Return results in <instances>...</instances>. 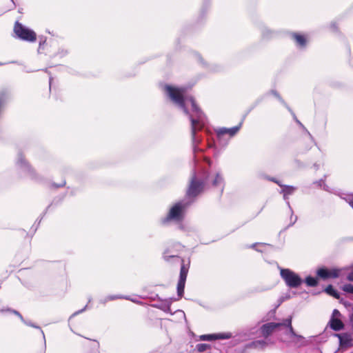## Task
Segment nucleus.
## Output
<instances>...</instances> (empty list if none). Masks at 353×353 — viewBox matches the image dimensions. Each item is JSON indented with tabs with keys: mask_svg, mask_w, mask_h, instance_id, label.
Masks as SVG:
<instances>
[{
	"mask_svg": "<svg viewBox=\"0 0 353 353\" xmlns=\"http://www.w3.org/2000/svg\"><path fill=\"white\" fill-rule=\"evenodd\" d=\"M165 90L171 100L181 107L186 114H190L192 135L194 140L196 132L201 130L207 123L205 115L196 106L194 99L185 96V89L165 85Z\"/></svg>",
	"mask_w": 353,
	"mask_h": 353,
	"instance_id": "nucleus-1",
	"label": "nucleus"
},
{
	"mask_svg": "<svg viewBox=\"0 0 353 353\" xmlns=\"http://www.w3.org/2000/svg\"><path fill=\"white\" fill-rule=\"evenodd\" d=\"M281 341L288 345L303 346L305 345V339L294 333L292 327V318L290 317L285 320V328L282 333Z\"/></svg>",
	"mask_w": 353,
	"mask_h": 353,
	"instance_id": "nucleus-2",
	"label": "nucleus"
},
{
	"mask_svg": "<svg viewBox=\"0 0 353 353\" xmlns=\"http://www.w3.org/2000/svg\"><path fill=\"white\" fill-rule=\"evenodd\" d=\"M14 32L17 37L21 40L34 42L37 39V34L32 30L23 26L17 21L15 23Z\"/></svg>",
	"mask_w": 353,
	"mask_h": 353,
	"instance_id": "nucleus-3",
	"label": "nucleus"
},
{
	"mask_svg": "<svg viewBox=\"0 0 353 353\" xmlns=\"http://www.w3.org/2000/svg\"><path fill=\"white\" fill-rule=\"evenodd\" d=\"M280 274L281 278L285 281L287 286L296 288L302 283L301 278L295 272L290 269H281Z\"/></svg>",
	"mask_w": 353,
	"mask_h": 353,
	"instance_id": "nucleus-4",
	"label": "nucleus"
},
{
	"mask_svg": "<svg viewBox=\"0 0 353 353\" xmlns=\"http://www.w3.org/2000/svg\"><path fill=\"white\" fill-rule=\"evenodd\" d=\"M341 314L338 310L334 309L333 310L329 324L330 327L335 331H339L344 327L343 323L341 319Z\"/></svg>",
	"mask_w": 353,
	"mask_h": 353,
	"instance_id": "nucleus-5",
	"label": "nucleus"
},
{
	"mask_svg": "<svg viewBox=\"0 0 353 353\" xmlns=\"http://www.w3.org/2000/svg\"><path fill=\"white\" fill-rule=\"evenodd\" d=\"M188 272V268L183 264L181 267L179 280L177 284V293L179 296H181L183 294Z\"/></svg>",
	"mask_w": 353,
	"mask_h": 353,
	"instance_id": "nucleus-6",
	"label": "nucleus"
},
{
	"mask_svg": "<svg viewBox=\"0 0 353 353\" xmlns=\"http://www.w3.org/2000/svg\"><path fill=\"white\" fill-rule=\"evenodd\" d=\"M285 328V321L282 323H269L261 327V332L264 336H268L276 330H281Z\"/></svg>",
	"mask_w": 353,
	"mask_h": 353,
	"instance_id": "nucleus-7",
	"label": "nucleus"
},
{
	"mask_svg": "<svg viewBox=\"0 0 353 353\" xmlns=\"http://www.w3.org/2000/svg\"><path fill=\"white\" fill-rule=\"evenodd\" d=\"M185 205L182 203H177L175 204L170 211L168 219L180 220L182 217Z\"/></svg>",
	"mask_w": 353,
	"mask_h": 353,
	"instance_id": "nucleus-8",
	"label": "nucleus"
},
{
	"mask_svg": "<svg viewBox=\"0 0 353 353\" xmlns=\"http://www.w3.org/2000/svg\"><path fill=\"white\" fill-rule=\"evenodd\" d=\"M335 336L339 339V344L341 347H350L353 346V339L347 333L336 334Z\"/></svg>",
	"mask_w": 353,
	"mask_h": 353,
	"instance_id": "nucleus-9",
	"label": "nucleus"
},
{
	"mask_svg": "<svg viewBox=\"0 0 353 353\" xmlns=\"http://www.w3.org/2000/svg\"><path fill=\"white\" fill-rule=\"evenodd\" d=\"M317 275L323 279H326L328 278H336L339 275V270L336 269L327 270L326 268H320L316 272Z\"/></svg>",
	"mask_w": 353,
	"mask_h": 353,
	"instance_id": "nucleus-10",
	"label": "nucleus"
},
{
	"mask_svg": "<svg viewBox=\"0 0 353 353\" xmlns=\"http://www.w3.org/2000/svg\"><path fill=\"white\" fill-rule=\"evenodd\" d=\"M202 189V184L196 181V176L194 175L191 181L190 185L188 190V195L189 196H194L200 192Z\"/></svg>",
	"mask_w": 353,
	"mask_h": 353,
	"instance_id": "nucleus-11",
	"label": "nucleus"
},
{
	"mask_svg": "<svg viewBox=\"0 0 353 353\" xmlns=\"http://www.w3.org/2000/svg\"><path fill=\"white\" fill-rule=\"evenodd\" d=\"M240 129V126H236L231 128H221L216 130L219 139H222L225 135L228 134L230 137L234 136Z\"/></svg>",
	"mask_w": 353,
	"mask_h": 353,
	"instance_id": "nucleus-12",
	"label": "nucleus"
},
{
	"mask_svg": "<svg viewBox=\"0 0 353 353\" xmlns=\"http://www.w3.org/2000/svg\"><path fill=\"white\" fill-rule=\"evenodd\" d=\"M295 190V188L292 186H285L282 192L283 193L284 199H288V196L290 194H292Z\"/></svg>",
	"mask_w": 353,
	"mask_h": 353,
	"instance_id": "nucleus-13",
	"label": "nucleus"
},
{
	"mask_svg": "<svg viewBox=\"0 0 353 353\" xmlns=\"http://www.w3.org/2000/svg\"><path fill=\"white\" fill-rule=\"evenodd\" d=\"M293 37H294V39L296 40V43L300 46H304L305 45L306 39H305V37L303 35L294 34L293 35Z\"/></svg>",
	"mask_w": 353,
	"mask_h": 353,
	"instance_id": "nucleus-14",
	"label": "nucleus"
},
{
	"mask_svg": "<svg viewBox=\"0 0 353 353\" xmlns=\"http://www.w3.org/2000/svg\"><path fill=\"white\" fill-rule=\"evenodd\" d=\"M325 292H326L328 294H330V295H331V296H334V297H335V298H339V293H338V292H337L336 290H335L332 288V285H329V286H327V287L326 288V289H325Z\"/></svg>",
	"mask_w": 353,
	"mask_h": 353,
	"instance_id": "nucleus-15",
	"label": "nucleus"
},
{
	"mask_svg": "<svg viewBox=\"0 0 353 353\" xmlns=\"http://www.w3.org/2000/svg\"><path fill=\"white\" fill-rule=\"evenodd\" d=\"M305 283L308 286H316L317 285V279L312 276H307L305 279Z\"/></svg>",
	"mask_w": 353,
	"mask_h": 353,
	"instance_id": "nucleus-16",
	"label": "nucleus"
},
{
	"mask_svg": "<svg viewBox=\"0 0 353 353\" xmlns=\"http://www.w3.org/2000/svg\"><path fill=\"white\" fill-rule=\"evenodd\" d=\"M200 339L202 341H212L216 340V334H203L199 336Z\"/></svg>",
	"mask_w": 353,
	"mask_h": 353,
	"instance_id": "nucleus-17",
	"label": "nucleus"
},
{
	"mask_svg": "<svg viewBox=\"0 0 353 353\" xmlns=\"http://www.w3.org/2000/svg\"><path fill=\"white\" fill-rule=\"evenodd\" d=\"M214 185H220L221 188V191L223 190V179L219 174L216 176V178L213 182Z\"/></svg>",
	"mask_w": 353,
	"mask_h": 353,
	"instance_id": "nucleus-18",
	"label": "nucleus"
},
{
	"mask_svg": "<svg viewBox=\"0 0 353 353\" xmlns=\"http://www.w3.org/2000/svg\"><path fill=\"white\" fill-rule=\"evenodd\" d=\"M209 348V345L205 343H199L196 345V350L200 352H204Z\"/></svg>",
	"mask_w": 353,
	"mask_h": 353,
	"instance_id": "nucleus-19",
	"label": "nucleus"
},
{
	"mask_svg": "<svg viewBox=\"0 0 353 353\" xmlns=\"http://www.w3.org/2000/svg\"><path fill=\"white\" fill-rule=\"evenodd\" d=\"M216 339H225L231 337V334L223 333V334H215Z\"/></svg>",
	"mask_w": 353,
	"mask_h": 353,
	"instance_id": "nucleus-20",
	"label": "nucleus"
},
{
	"mask_svg": "<svg viewBox=\"0 0 353 353\" xmlns=\"http://www.w3.org/2000/svg\"><path fill=\"white\" fill-rule=\"evenodd\" d=\"M343 291H345L346 292L353 294V285H352V284L344 285L343 287Z\"/></svg>",
	"mask_w": 353,
	"mask_h": 353,
	"instance_id": "nucleus-21",
	"label": "nucleus"
},
{
	"mask_svg": "<svg viewBox=\"0 0 353 353\" xmlns=\"http://www.w3.org/2000/svg\"><path fill=\"white\" fill-rule=\"evenodd\" d=\"M265 345V342L263 341H258L256 342H254L252 345L254 347H263Z\"/></svg>",
	"mask_w": 353,
	"mask_h": 353,
	"instance_id": "nucleus-22",
	"label": "nucleus"
},
{
	"mask_svg": "<svg viewBox=\"0 0 353 353\" xmlns=\"http://www.w3.org/2000/svg\"><path fill=\"white\" fill-rule=\"evenodd\" d=\"M14 313L15 314H17V316H19V318L21 319V320L23 322H24L26 324H27V325H30V326H32V327H37L35 325H34L31 324V323H27V322H26V321H24V319H23V316H21V315L18 312H17V311H14Z\"/></svg>",
	"mask_w": 353,
	"mask_h": 353,
	"instance_id": "nucleus-23",
	"label": "nucleus"
},
{
	"mask_svg": "<svg viewBox=\"0 0 353 353\" xmlns=\"http://www.w3.org/2000/svg\"><path fill=\"white\" fill-rule=\"evenodd\" d=\"M347 279L349 281H353V266L350 268V272L348 273Z\"/></svg>",
	"mask_w": 353,
	"mask_h": 353,
	"instance_id": "nucleus-24",
	"label": "nucleus"
},
{
	"mask_svg": "<svg viewBox=\"0 0 353 353\" xmlns=\"http://www.w3.org/2000/svg\"><path fill=\"white\" fill-rule=\"evenodd\" d=\"M346 201L353 208V194L349 195L346 199Z\"/></svg>",
	"mask_w": 353,
	"mask_h": 353,
	"instance_id": "nucleus-25",
	"label": "nucleus"
},
{
	"mask_svg": "<svg viewBox=\"0 0 353 353\" xmlns=\"http://www.w3.org/2000/svg\"><path fill=\"white\" fill-rule=\"evenodd\" d=\"M121 298H122V296H110L107 297L106 301L114 300V299H121Z\"/></svg>",
	"mask_w": 353,
	"mask_h": 353,
	"instance_id": "nucleus-26",
	"label": "nucleus"
},
{
	"mask_svg": "<svg viewBox=\"0 0 353 353\" xmlns=\"http://www.w3.org/2000/svg\"><path fill=\"white\" fill-rule=\"evenodd\" d=\"M176 256V255H175V254H172V255H171V256H168V255H167V254H166V253H164V259H165V260H168V258H169V257H174V256Z\"/></svg>",
	"mask_w": 353,
	"mask_h": 353,
	"instance_id": "nucleus-27",
	"label": "nucleus"
},
{
	"mask_svg": "<svg viewBox=\"0 0 353 353\" xmlns=\"http://www.w3.org/2000/svg\"><path fill=\"white\" fill-rule=\"evenodd\" d=\"M350 321L352 325V327H353V314H352L350 317Z\"/></svg>",
	"mask_w": 353,
	"mask_h": 353,
	"instance_id": "nucleus-28",
	"label": "nucleus"
},
{
	"mask_svg": "<svg viewBox=\"0 0 353 353\" xmlns=\"http://www.w3.org/2000/svg\"><path fill=\"white\" fill-rule=\"evenodd\" d=\"M256 245H258V244H253V245H252V248H255Z\"/></svg>",
	"mask_w": 353,
	"mask_h": 353,
	"instance_id": "nucleus-29",
	"label": "nucleus"
},
{
	"mask_svg": "<svg viewBox=\"0 0 353 353\" xmlns=\"http://www.w3.org/2000/svg\"><path fill=\"white\" fill-rule=\"evenodd\" d=\"M296 221V217L294 218L293 223Z\"/></svg>",
	"mask_w": 353,
	"mask_h": 353,
	"instance_id": "nucleus-30",
	"label": "nucleus"
}]
</instances>
